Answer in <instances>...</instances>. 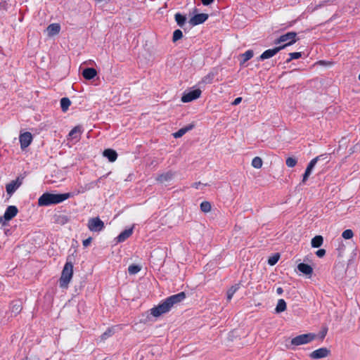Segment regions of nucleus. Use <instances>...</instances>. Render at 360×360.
I'll return each mask as SVG.
<instances>
[{
  "label": "nucleus",
  "instance_id": "37",
  "mask_svg": "<svg viewBox=\"0 0 360 360\" xmlns=\"http://www.w3.org/2000/svg\"><path fill=\"white\" fill-rule=\"evenodd\" d=\"M354 236L353 231L351 229H347L342 233V236L345 239H351Z\"/></svg>",
  "mask_w": 360,
  "mask_h": 360
},
{
  "label": "nucleus",
  "instance_id": "42",
  "mask_svg": "<svg viewBox=\"0 0 360 360\" xmlns=\"http://www.w3.org/2000/svg\"><path fill=\"white\" fill-rule=\"evenodd\" d=\"M91 240H92V238H91V237L88 238H87V239H86V240H83V243H83L84 247V248L88 247V246L90 245V243H91Z\"/></svg>",
  "mask_w": 360,
  "mask_h": 360
},
{
  "label": "nucleus",
  "instance_id": "11",
  "mask_svg": "<svg viewBox=\"0 0 360 360\" xmlns=\"http://www.w3.org/2000/svg\"><path fill=\"white\" fill-rule=\"evenodd\" d=\"M208 18V15L206 13H200L195 15L189 20V23L192 26H195L205 22Z\"/></svg>",
  "mask_w": 360,
  "mask_h": 360
},
{
  "label": "nucleus",
  "instance_id": "9",
  "mask_svg": "<svg viewBox=\"0 0 360 360\" xmlns=\"http://www.w3.org/2000/svg\"><path fill=\"white\" fill-rule=\"evenodd\" d=\"M330 354V351L326 348L322 347L319 348L318 349H316L313 351L310 354L309 356L313 359H318L321 358H325L328 356Z\"/></svg>",
  "mask_w": 360,
  "mask_h": 360
},
{
  "label": "nucleus",
  "instance_id": "49",
  "mask_svg": "<svg viewBox=\"0 0 360 360\" xmlns=\"http://www.w3.org/2000/svg\"><path fill=\"white\" fill-rule=\"evenodd\" d=\"M3 219H4L3 217H0V222H1L2 224H4V222L2 221Z\"/></svg>",
  "mask_w": 360,
  "mask_h": 360
},
{
  "label": "nucleus",
  "instance_id": "47",
  "mask_svg": "<svg viewBox=\"0 0 360 360\" xmlns=\"http://www.w3.org/2000/svg\"><path fill=\"white\" fill-rule=\"evenodd\" d=\"M311 172H312V170L311 169L307 167V169L305 170V172L309 173V174H311Z\"/></svg>",
  "mask_w": 360,
  "mask_h": 360
},
{
  "label": "nucleus",
  "instance_id": "25",
  "mask_svg": "<svg viewBox=\"0 0 360 360\" xmlns=\"http://www.w3.org/2000/svg\"><path fill=\"white\" fill-rule=\"evenodd\" d=\"M240 284H236L232 285L227 291V300L230 301L236 292L239 289Z\"/></svg>",
  "mask_w": 360,
  "mask_h": 360
},
{
  "label": "nucleus",
  "instance_id": "41",
  "mask_svg": "<svg viewBox=\"0 0 360 360\" xmlns=\"http://www.w3.org/2000/svg\"><path fill=\"white\" fill-rule=\"evenodd\" d=\"M316 255L319 257H323L326 255V250L324 249H319L316 251Z\"/></svg>",
  "mask_w": 360,
  "mask_h": 360
},
{
  "label": "nucleus",
  "instance_id": "5",
  "mask_svg": "<svg viewBox=\"0 0 360 360\" xmlns=\"http://www.w3.org/2000/svg\"><path fill=\"white\" fill-rule=\"evenodd\" d=\"M316 335L312 333L302 334L291 340V344L294 346L302 345L311 342Z\"/></svg>",
  "mask_w": 360,
  "mask_h": 360
},
{
  "label": "nucleus",
  "instance_id": "2",
  "mask_svg": "<svg viewBox=\"0 0 360 360\" xmlns=\"http://www.w3.org/2000/svg\"><path fill=\"white\" fill-rule=\"evenodd\" d=\"M186 297V294L181 292L167 298L163 302L150 309V314L155 317H159L163 314L168 312L176 304L179 303Z\"/></svg>",
  "mask_w": 360,
  "mask_h": 360
},
{
  "label": "nucleus",
  "instance_id": "18",
  "mask_svg": "<svg viewBox=\"0 0 360 360\" xmlns=\"http://www.w3.org/2000/svg\"><path fill=\"white\" fill-rule=\"evenodd\" d=\"M298 270L303 274L311 276L313 273L312 267L307 264L300 263L297 265Z\"/></svg>",
  "mask_w": 360,
  "mask_h": 360
},
{
  "label": "nucleus",
  "instance_id": "43",
  "mask_svg": "<svg viewBox=\"0 0 360 360\" xmlns=\"http://www.w3.org/2000/svg\"><path fill=\"white\" fill-rule=\"evenodd\" d=\"M241 101H242V98L241 97H238V98H236L233 101V102L232 103V105H238L241 102Z\"/></svg>",
  "mask_w": 360,
  "mask_h": 360
},
{
  "label": "nucleus",
  "instance_id": "32",
  "mask_svg": "<svg viewBox=\"0 0 360 360\" xmlns=\"http://www.w3.org/2000/svg\"><path fill=\"white\" fill-rule=\"evenodd\" d=\"M336 250L338 251V257H342L344 255L345 252V245L342 243V241L338 243Z\"/></svg>",
  "mask_w": 360,
  "mask_h": 360
},
{
  "label": "nucleus",
  "instance_id": "1",
  "mask_svg": "<svg viewBox=\"0 0 360 360\" xmlns=\"http://www.w3.org/2000/svg\"><path fill=\"white\" fill-rule=\"evenodd\" d=\"M100 180L101 178L96 181H91L89 184H86L84 187L82 186L80 189H79L77 192L74 193H66L59 194L44 193L38 199V205L41 207L60 203L70 198L74 197L77 194L84 193L87 190H90L94 188L95 186H98V184L100 181Z\"/></svg>",
  "mask_w": 360,
  "mask_h": 360
},
{
  "label": "nucleus",
  "instance_id": "31",
  "mask_svg": "<svg viewBox=\"0 0 360 360\" xmlns=\"http://www.w3.org/2000/svg\"><path fill=\"white\" fill-rule=\"evenodd\" d=\"M262 160L259 157H255L252 161V166L256 169H259L262 167Z\"/></svg>",
  "mask_w": 360,
  "mask_h": 360
},
{
  "label": "nucleus",
  "instance_id": "46",
  "mask_svg": "<svg viewBox=\"0 0 360 360\" xmlns=\"http://www.w3.org/2000/svg\"><path fill=\"white\" fill-rule=\"evenodd\" d=\"M276 292L278 294V295H281L283 292V290L282 288L279 287L276 289Z\"/></svg>",
  "mask_w": 360,
  "mask_h": 360
},
{
  "label": "nucleus",
  "instance_id": "10",
  "mask_svg": "<svg viewBox=\"0 0 360 360\" xmlns=\"http://www.w3.org/2000/svg\"><path fill=\"white\" fill-rule=\"evenodd\" d=\"M22 181L18 177L15 180L12 181L6 186L7 193L11 196L21 186Z\"/></svg>",
  "mask_w": 360,
  "mask_h": 360
},
{
  "label": "nucleus",
  "instance_id": "39",
  "mask_svg": "<svg viewBox=\"0 0 360 360\" xmlns=\"http://www.w3.org/2000/svg\"><path fill=\"white\" fill-rule=\"evenodd\" d=\"M113 334V330L112 329H108L106 330L102 335L101 339L105 340L108 338L110 337Z\"/></svg>",
  "mask_w": 360,
  "mask_h": 360
},
{
  "label": "nucleus",
  "instance_id": "33",
  "mask_svg": "<svg viewBox=\"0 0 360 360\" xmlns=\"http://www.w3.org/2000/svg\"><path fill=\"white\" fill-rule=\"evenodd\" d=\"M141 266L135 264L130 265L128 271L130 274H136L141 271Z\"/></svg>",
  "mask_w": 360,
  "mask_h": 360
},
{
  "label": "nucleus",
  "instance_id": "14",
  "mask_svg": "<svg viewBox=\"0 0 360 360\" xmlns=\"http://www.w3.org/2000/svg\"><path fill=\"white\" fill-rule=\"evenodd\" d=\"M60 30V26L58 23H53L49 25L46 28L47 34L49 37L54 36L59 33Z\"/></svg>",
  "mask_w": 360,
  "mask_h": 360
},
{
  "label": "nucleus",
  "instance_id": "20",
  "mask_svg": "<svg viewBox=\"0 0 360 360\" xmlns=\"http://www.w3.org/2000/svg\"><path fill=\"white\" fill-rule=\"evenodd\" d=\"M103 156L107 158L110 162H115L117 158V153L112 149H105L103 151Z\"/></svg>",
  "mask_w": 360,
  "mask_h": 360
},
{
  "label": "nucleus",
  "instance_id": "8",
  "mask_svg": "<svg viewBox=\"0 0 360 360\" xmlns=\"http://www.w3.org/2000/svg\"><path fill=\"white\" fill-rule=\"evenodd\" d=\"M32 139V135L30 132L21 134L19 136L21 149L24 150L28 147L31 144Z\"/></svg>",
  "mask_w": 360,
  "mask_h": 360
},
{
  "label": "nucleus",
  "instance_id": "23",
  "mask_svg": "<svg viewBox=\"0 0 360 360\" xmlns=\"http://www.w3.org/2000/svg\"><path fill=\"white\" fill-rule=\"evenodd\" d=\"M287 305L286 302L283 299H280L278 301L276 307L275 309L276 313H281L286 310Z\"/></svg>",
  "mask_w": 360,
  "mask_h": 360
},
{
  "label": "nucleus",
  "instance_id": "12",
  "mask_svg": "<svg viewBox=\"0 0 360 360\" xmlns=\"http://www.w3.org/2000/svg\"><path fill=\"white\" fill-rule=\"evenodd\" d=\"M18 212V208L15 206L10 205L6 208L3 218L6 221H10L17 215Z\"/></svg>",
  "mask_w": 360,
  "mask_h": 360
},
{
  "label": "nucleus",
  "instance_id": "24",
  "mask_svg": "<svg viewBox=\"0 0 360 360\" xmlns=\"http://www.w3.org/2000/svg\"><path fill=\"white\" fill-rule=\"evenodd\" d=\"M323 242V238L321 236H316L311 240V246L313 248H319L322 245Z\"/></svg>",
  "mask_w": 360,
  "mask_h": 360
},
{
  "label": "nucleus",
  "instance_id": "22",
  "mask_svg": "<svg viewBox=\"0 0 360 360\" xmlns=\"http://www.w3.org/2000/svg\"><path fill=\"white\" fill-rule=\"evenodd\" d=\"M82 132V128L79 126L74 127L69 133V136L72 139H78Z\"/></svg>",
  "mask_w": 360,
  "mask_h": 360
},
{
  "label": "nucleus",
  "instance_id": "6",
  "mask_svg": "<svg viewBox=\"0 0 360 360\" xmlns=\"http://www.w3.org/2000/svg\"><path fill=\"white\" fill-rule=\"evenodd\" d=\"M87 226L91 231L99 232L104 228V223L98 217H94L89 219Z\"/></svg>",
  "mask_w": 360,
  "mask_h": 360
},
{
  "label": "nucleus",
  "instance_id": "34",
  "mask_svg": "<svg viewBox=\"0 0 360 360\" xmlns=\"http://www.w3.org/2000/svg\"><path fill=\"white\" fill-rule=\"evenodd\" d=\"M183 37V33L180 30H176L173 33L172 41L176 42Z\"/></svg>",
  "mask_w": 360,
  "mask_h": 360
},
{
  "label": "nucleus",
  "instance_id": "44",
  "mask_svg": "<svg viewBox=\"0 0 360 360\" xmlns=\"http://www.w3.org/2000/svg\"><path fill=\"white\" fill-rule=\"evenodd\" d=\"M309 175H310V174L304 172V174H303V178H302V182L303 184H304L306 182V181L307 180L308 177L309 176Z\"/></svg>",
  "mask_w": 360,
  "mask_h": 360
},
{
  "label": "nucleus",
  "instance_id": "45",
  "mask_svg": "<svg viewBox=\"0 0 360 360\" xmlns=\"http://www.w3.org/2000/svg\"><path fill=\"white\" fill-rule=\"evenodd\" d=\"M214 1V0H202V3L205 6H208L210 4H212Z\"/></svg>",
  "mask_w": 360,
  "mask_h": 360
},
{
  "label": "nucleus",
  "instance_id": "26",
  "mask_svg": "<svg viewBox=\"0 0 360 360\" xmlns=\"http://www.w3.org/2000/svg\"><path fill=\"white\" fill-rule=\"evenodd\" d=\"M327 155H319V156H317L315 158L312 159L310 162L308 164L307 167L308 168L311 169V170H313L314 167H315L316 162H318L319 160H320L321 158H323V160H326L327 159Z\"/></svg>",
  "mask_w": 360,
  "mask_h": 360
},
{
  "label": "nucleus",
  "instance_id": "3",
  "mask_svg": "<svg viewBox=\"0 0 360 360\" xmlns=\"http://www.w3.org/2000/svg\"><path fill=\"white\" fill-rule=\"evenodd\" d=\"M73 275V264L70 262H67L62 271L60 278V286L63 288H67Z\"/></svg>",
  "mask_w": 360,
  "mask_h": 360
},
{
  "label": "nucleus",
  "instance_id": "27",
  "mask_svg": "<svg viewBox=\"0 0 360 360\" xmlns=\"http://www.w3.org/2000/svg\"><path fill=\"white\" fill-rule=\"evenodd\" d=\"M253 55H254L253 51H252V50H248V51H245L244 53L241 54L240 55V57L242 58L241 63H245V62L249 60L250 58H252Z\"/></svg>",
  "mask_w": 360,
  "mask_h": 360
},
{
  "label": "nucleus",
  "instance_id": "38",
  "mask_svg": "<svg viewBox=\"0 0 360 360\" xmlns=\"http://www.w3.org/2000/svg\"><path fill=\"white\" fill-rule=\"evenodd\" d=\"M289 56L290 58L287 60L288 63L291 61L292 60L300 58L302 56V53L300 52H293L290 53Z\"/></svg>",
  "mask_w": 360,
  "mask_h": 360
},
{
  "label": "nucleus",
  "instance_id": "40",
  "mask_svg": "<svg viewBox=\"0 0 360 360\" xmlns=\"http://www.w3.org/2000/svg\"><path fill=\"white\" fill-rule=\"evenodd\" d=\"M13 311V312H15V313H18L21 310V305L20 304H15L13 306V309H12Z\"/></svg>",
  "mask_w": 360,
  "mask_h": 360
},
{
  "label": "nucleus",
  "instance_id": "15",
  "mask_svg": "<svg viewBox=\"0 0 360 360\" xmlns=\"http://www.w3.org/2000/svg\"><path fill=\"white\" fill-rule=\"evenodd\" d=\"M217 74V71L216 70L210 71L207 75L202 78L200 83L203 84H211Z\"/></svg>",
  "mask_w": 360,
  "mask_h": 360
},
{
  "label": "nucleus",
  "instance_id": "50",
  "mask_svg": "<svg viewBox=\"0 0 360 360\" xmlns=\"http://www.w3.org/2000/svg\"><path fill=\"white\" fill-rule=\"evenodd\" d=\"M359 79L360 80V73H359Z\"/></svg>",
  "mask_w": 360,
  "mask_h": 360
},
{
  "label": "nucleus",
  "instance_id": "35",
  "mask_svg": "<svg viewBox=\"0 0 360 360\" xmlns=\"http://www.w3.org/2000/svg\"><path fill=\"white\" fill-rule=\"evenodd\" d=\"M279 257H280V256L278 254H275L274 255H273L269 258L268 264L271 266H274V264H276L277 263V262L279 259Z\"/></svg>",
  "mask_w": 360,
  "mask_h": 360
},
{
  "label": "nucleus",
  "instance_id": "16",
  "mask_svg": "<svg viewBox=\"0 0 360 360\" xmlns=\"http://www.w3.org/2000/svg\"><path fill=\"white\" fill-rule=\"evenodd\" d=\"M174 176V173L172 171H169L165 173L159 174L156 177V180L160 183H164L165 181H170L173 178Z\"/></svg>",
  "mask_w": 360,
  "mask_h": 360
},
{
  "label": "nucleus",
  "instance_id": "19",
  "mask_svg": "<svg viewBox=\"0 0 360 360\" xmlns=\"http://www.w3.org/2000/svg\"><path fill=\"white\" fill-rule=\"evenodd\" d=\"M97 75V72L94 68H88L83 70L82 72V76L86 79H91L94 77H95Z\"/></svg>",
  "mask_w": 360,
  "mask_h": 360
},
{
  "label": "nucleus",
  "instance_id": "28",
  "mask_svg": "<svg viewBox=\"0 0 360 360\" xmlns=\"http://www.w3.org/2000/svg\"><path fill=\"white\" fill-rule=\"evenodd\" d=\"M212 209V205L208 201H203L200 204V210L205 213L210 212Z\"/></svg>",
  "mask_w": 360,
  "mask_h": 360
},
{
  "label": "nucleus",
  "instance_id": "29",
  "mask_svg": "<svg viewBox=\"0 0 360 360\" xmlns=\"http://www.w3.org/2000/svg\"><path fill=\"white\" fill-rule=\"evenodd\" d=\"M174 18L176 23L181 27H182L184 25L186 20V17L179 13L175 14Z\"/></svg>",
  "mask_w": 360,
  "mask_h": 360
},
{
  "label": "nucleus",
  "instance_id": "21",
  "mask_svg": "<svg viewBox=\"0 0 360 360\" xmlns=\"http://www.w3.org/2000/svg\"><path fill=\"white\" fill-rule=\"evenodd\" d=\"M132 232L133 228L124 230L117 237V242L120 243L124 241L132 234Z\"/></svg>",
  "mask_w": 360,
  "mask_h": 360
},
{
  "label": "nucleus",
  "instance_id": "7",
  "mask_svg": "<svg viewBox=\"0 0 360 360\" xmlns=\"http://www.w3.org/2000/svg\"><path fill=\"white\" fill-rule=\"evenodd\" d=\"M201 90L199 89L191 91L184 94L181 97V101L184 103H188L193 100L198 98L201 95Z\"/></svg>",
  "mask_w": 360,
  "mask_h": 360
},
{
  "label": "nucleus",
  "instance_id": "4",
  "mask_svg": "<svg viewBox=\"0 0 360 360\" xmlns=\"http://www.w3.org/2000/svg\"><path fill=\"white\" fill-rule=\"evenodd\" d=\"M295 37L296 33L294 32H290L285 34L281 35L278 39L275 40L274 44H281L283 43V44L280 45L279 46H283V49H285L286 46L292 45L296 41Z\"/></svg>",
  "mask_w": 360,
  "mask_h": 360
},
{
  "label": "nucleus",
  "instance_id": "13",
  "mask_svg": "<svg viewBox=\"0 0 360 360\" xmlns=\"http://www.w3.org/2000/svg\"><path fill=\"white\" fill-rule=\"evenodd\" d=\"M283 49V46H277L271 49H268L262 53L259 56V59L263 60L270 58L278 53L281 50Z\"/></svg>",
  "mask_w": 360,
  "mask_h": 360
},
{
  "label": "nucleus",
  "instance_id": "48",
  "mask_svg": "<svg viewBox=\"0 0 360 360\" xmlns=\"http://www.w3.org/2000/svg\"><path fill=\"white\" fill-rule=\"evenodd\" d=\"M3 219H4L3 217H0V222H1L2 224H4V222L2 221Z\"/></svg>",
  "mask_w": 360,
  "mask_h": 360
},
{
  "label": "nucleus",
  "instance_id": "36",
  "mask_svg": "<svg viewBox=\"0 0 360 360\" xmlns=\"http://www.w3.org/2000/svg\"><path fill=\"white\" fill-rule=\"evenodd\" d=\"M286 165L289 167H293L296 165L297 161V159L295 158H292V157H290V158H288L286 159Z\"/></svg>",
  "mask_w": 360,
  "mask_h": 360
},
{
  "label": "nucleus",
  "instance_id": "30",
  "mask_svg": "<svg viewBox=\"0 0 360 360\" xmlns=\"http://www.w3.org/2000/svg\"><path fill=\"white\" fill-rule=\"evenodd\" d=\"M71 102L68 98H63L60 100V106L63 110V111H66L69 106L70 105Z\"/></svg>",
  "mask_w": 360,
  "mask_h": 360
},
{
  "label": "nucleus",
  "instance_id": "17",
  "mask_svg": "<svg viewBox=\"0 0 360 360\" xmlns=\"http://www.w3.org/2000/svg\"><path fill=\"white\" fill-rule=\"evenodd\" d=\"M194 124H190L183 128H181L180 129H179L176 132L174 133L173 134V136L175 138V139H179V138H181V136H183L186 132H188V131L191 130L193 129L194 127Z\"/></svg>",
  "mask_w": 360,
  "mask_h": 360
}]
</instances>
